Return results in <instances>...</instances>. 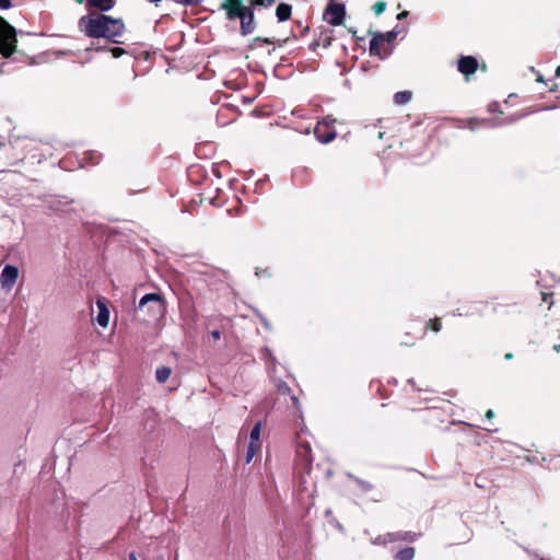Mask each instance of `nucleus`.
Here are the masks:
<instances>
[{"label":"nucleus","instance_id":"nucleus-7","mask_svg":"<svg viewBox=\"0 0 560 560\" xmlns=\"http://www.w3.org/2000/svg\"><path fill=\"white\" fill-rule=\"evenodd\" d=\"M345 18L346 8L342 3L330 2L323 13V20L332 26L343 24Z\"/></svg>","mask_w":560,"mask_h":560},{"label":"nucleus","instance_id":"nucleus-35","mask_svg":"<svg viewBox=\"0 0 560 560\" xmlns=\"http://www.w3.org/2000/svg\"><path fill=\"white\" fill-rule=\"evenodd\" d=\"M310 31V26H305L302 28L301 36H304Z\"/></svg>","mask_w":560,"mask_h":560},{"label":"nucleus","instance_id":"nucleus-42","mask_svg":"<svg viewBox=\"0 0 560 560\" xmlns=\"http://www.w3.org/2000/svg\"><path fill=\"white\" fill-rule=\"evenodd\" d=\"M349 32H351L353 36H354V35H355V33H357L355 31H353V30H351V28H349Z\"/></svg>","mask_w":560,"mask_h":560},{"label":"nucleus","instance_id":"nucleus-29","mask_svg":"<svg viewBox=\"0 0 560 560\" xmlns=\"http://www.w3.org/2000/svg\"><path fill=\"white\" fill-rule=\"evenodd\" d=\"M386 9V2L384 1H377L374 3L373 5V11L375 12L376 15H380L381 13H383Z\"/></svg>","mask_w":560,"mask_h":560},{"label":"nucleus","instance_id":"nucleus-37","mask_svg":"<svg viewBox=\"0 0 560 560\" xmlns=\"http://www.w3.org/2000/svg\"><path fill=\"white\" fill-rule=\"evenodd\" d=\"M513 358V353L509 352L504 355L505 360H511Z\"/></svg>","mask_w":560,"mask_h":560},{"label":"nucleus","instance_id":"nucleus-40","mask_svg":"<svg viewBox=\"0 0 560 560\" xmlns=\"http://www.w3.org/2000/svg\"><path fill=\"white\" fill-rule=\"evenodd\" d=\"M75 2L82 4L83 2H86V0H75Z\"/></svg>","mask_w":560,"mask_h":560},{"label":"nucleus","instance_id":"nucleus-9","mask_svg":"<svg viewBox=\"0 0 560 560\" xmlns=\"http://www.w3.org/2000/svg\"><path fill=\"white\" fill-rule=\"evenodd\" d=\"M421 338H423V329L421 328L420 324L417 320H415L408 325L400 340V345L406 347H412L416 345L417 340Z\"/></svg>","mask_w":560,"mask_h":560},{"label":"nucleus","instance_id":"nucleus-33","mask_svg":"<svg viewBox=\"0 0 560 560\" xmlns=\"http://www.w3.org/2000/svg\"><path fill=\"white\" fill-rule=\"evenodd\" d=\"M211 336L214 340H219L221 337V332L219 330L211 331Z\"/></svg>","mask_w":560,"mask_h":560},{"label":"nucleus","instance_id":"nucleus-34","mask_svg":"<svg viewBox=\"0 0 560 560\" xmlns=\"http://www.w3.org/2000/svg\"><path fill=\"white\" fill-rule=\"evenodd\" d=\"M407 15H408V11H402V12H400V13L397 15V19H398V20H402V19H405Z\"/></svg>","mask_w":560,"mask_h":560},{"label":"nucleus","instance_id":"nucleus-2","mask_svg":"<svg viewBox=\"0 0 560 560\" xmlns=\"http://www.w3.org/2000/svg\"><path fill=\"white\" fill-rule=\"evenodd\" d=\"M221 9L225 11L229 20H240L242 35L252 34L256 30L255 9L249 3L245 5L244 0H224Z\"/></svg>","mask_w":560,"mask_h":560},{"label":"nucleus","instance_id":"nucleus-20","mask_svg":"<svg viewBox=\"0 0 560 560\" xmlns=\"http://www.w3.org/2000/svg\"><path fill=\"white\" fill-rule=\"evenodd\" d=\"M172 374V369L170 366H160L156 369V372H155V375H156V381L161 384L165 383L168 377L171 376Z\"/></svg>","mask_w":560,"mask_h":560},{"label":"nucleus","instance_id":"nucleus-15","mask_svg":"<svg viewBox=\"0 0 560 560\" xmlns=\"http://www.w3.org/2000/svg\"><path fill=\"white\" fill-rule=\"evenodd\" d=\"M292 5L288 3H280L276 9V16L279 22H285L291 18Z\"/></svg>","mask_w":560,"mask_h":560},{"label":"nucleus","instance_id":"nucleus-11","mask_svg":"<svg viewBox=\"0 0 560 560\" xmlns=\"http://www.w3.org/2000/svg\"><path fill=\"white\" fill-rule=\"evenodd\" d=\"M19 277V269L13 265H7L0 275V284L3 289H12Z\"/></svg>","mask_w":560,"mask_h":560},{"label":"nucleus","instance_id":"nucleus-36","mask_svg":"<svg viewBox=\"0 0 560 560\" xmlns=\"http://www.w3.org/2000/svg\"><path fill=\"white\" fill-rule=\"evenodd\" d=\"M129 560H138L135 552L129 553Z\"/></svg>","mask_w":560,"mask_h":560},{"label":"nucleus","instance_id":"nucleus-28","mask_svg":"<svg viewBox=\"0 0 560 560\" xmlns=\"http://www.w3.org/2000/svg\"><path fill=\"white\" fill-rule=\"evenodd\" d=\"M541 300L544 303L548 304V310H551L555 304L553 292H541Z\"/></svg>","mask_w":560,"mask_h":560},{"label":"nucleus","instance_id":"nucleus-19","mask_svg":"<svg viewBox=\"0 0 560 560\" xmlns=\"http://www.w3.org/2000/svg\"><path fill=\"white\" fill-rule=\"evenodd\" d=\"M412 98V93L410 91H399L394 95L395 104L405 105L409 103Z\"/></svg>","mask_w":560,"mask_h":560},{"label":"nucleus","instance_id":"nucleus-5","mask_svg":"<svg viewBox=\"0 0 560 560\" xmlns=\"http://www.w3.org/2000/svg\"><path fill=\"white\" fill-rule=\"evenodd\" d=\"M295 467L303 472L308 474L312 469L313 464V454L312 447L308 442L302 441L299 438L296 442V452H295Z\"/></svg>","mask_w":560,"mask_h":560},{"label":"nucleus","instance_id":"nucleus-30","mask_svg":"<svg viewBox=\"0 0 560 560\" xmlns=\"http://www.w3.org/2000/svg\"><path fill=\"white\" fill-rule=\"evenodd\" d=\"M110 51L115 58H118L125 54V49L120 47H114Z\"/></svg>","mask_w":560,"mask_h":560},{"label":"nucleus","instance_id":"nucleus-10","mask_svg":"<svg viewBox=\"0 0 560 560\" xmlns=\"http://www.w3.org/2000/svg\"><path fill=\"white\" fill-rule=\"evenodd\" d=\"M478 60L472 56H460L457 60V70L469 80L470 75L475 74L478 70Z\"/></svg>","mask_w":560,"mask_h":560},{"label":"nucleus","instance_id":"nucleus-23","mask_svg":"<svg viewBox=\"0 0 560 560\" xmlns=\"http://www.w3.org/2000/svg\"><path fill=\"white\" fill-rule=\"evenodd\" d=\"M398 34H399V31L397 30V27H395L394 30H392L389 32L381 33L385 44H387L388 47L394 43V40L396 39Z\"/></svg>","mask_w":560,"mask_h":560},{"label":"nucleus","instance_id":"nucleus-31","mask_svg":"<svg viewBox=\"0 0 560 560\" xmlns=\"http://www.w3.org/2000/svg\"><path fill=\"white\" fill-rule=\"evenodd\" d=\"M12 5L11 0H0V9L7 10Z\"/></svg>","mask_w":560,"mask_h":560},{"label":"nucleus","instance_id":"nucleus-8","mask_svg":"<svg viewBox=\"0 0 560 560\" xmlns=\"http://www.w3.org/2000/svg\"><path fill=\"white\" fill-rule=\"evenodd\" d=\"M372 34V32H369ZM383 36L380 32L373 33V37L370 40V55L376 56L380 59H385L392 54V48L386 46Z\"/></svg>","mask_w":560,"mask_h":560},{"label":"nucleus","instance_id":"nucleus-24","mask_svg":"<svg viewBox=\"0 0 560 560\" xmlns=\"http://www.w3.org/2000/svg\"><path fill=\"white\" fill-rule=\"evenodd\" d=\"M259 447H260V444L248 443L247 452H246V457H245V463L246 464H249L252 462V459L256 455V453L259 450Z\"/></svg>","mask_w":560,"mask_h":560},{"label":"nucleus","instance_id":"nucleus-12","mask_svg":"<svg viewBox=\"0 0 560 560\" xmlns=\"http://www.w3.org/2000/svg\"><path fill=\"white\" fill-rule=\"evenodd\" d=\"M276 387H277V394L279 396H288L292 402V406L299 410L300 409V400L299 398L292 394V390L290 388V386L282 382V381H279L277 384H276Z\"/></svg>","mask_w":560,"mask_h":560},{"label":"nucleus","instance_id":"nucleus-18","mask_svg":"<svg viewBox=\"0 0 560 560\" xmlns=\"http://www.w3.org/2000/svg\"><path fill=\"white\" fill-rule=\"evenodd\" d=\"M421 328L423 329V336L427 330L439 332L442 329V322L439 317L430 318L424 326H421Z\"/></svg>","mask_w":560,"mask_h":560},{"label":"nucleus","instance_id":"nucleus-16","mask_svg":"<svg viewBox=\"0 0 560 560\" xmlns=\"http://www.w3.org/2000/svg\"><path fill=\"white\" fill-rule=\"evenodd\" d=\"M98 314L96 320L100 326L107 327L109 322V311L102 301H97Z\"/></svg>","mask_w":560,"mask_h":560},{"label":"nucleus","instance_id":"nucleus-41","mask_svg":"<svg viewBox=\"0 0 560 560\" xmlns=\"http://www.w3.org/2000/svg\"><path fill=\"white\" fill-rule=\"evenodd\" d=\"M486 69H487L486 65H485V63H482V66H481V70L486 71Z\"/></svg>","mask_w":560,"mask_h":560},{"label":"nucleus","instance_id":"nucleus-38","mask_svg":"<svg viewBox=\"0 0 560 560\" xmlns=\"http://www.w3.org/2000/svg\"><path fill=\"white\" fill-rule=\"evenodd\" d=\"M556 75L560 77V66H558L557 69H556Z\"/></svg>","mask_w":560,"mask_h":560},{"label":"nucleus","instance_id":"nucleus-43","mask_svg":"<svg viewBox=\"0 0 560 560\" xmlns=\"http://www.w3.org/2000/svg\"><path fill=\"white\" fill-rule=\"evenodd\" d=\"M489 432H497V429H487Z\"/></svg>","mask_w":560,"mask_h":560},{"label":"nucleus","instance_id":"nucleus-1","mask_svg":"<svg viewBox=\"0 0 560 560\" xmlns=\"http://www.w3.org/2000/svg\"><path fill=\"white\" fill-rule=\"evenodd\" d=\"M78 27L89 38H105L113 44H122L120 37L126 32L122 19L112 18L96 11L81 16Z\"/></svg>","mask_w":560,"mask_h":560},{"label":"nucleus","instance_id":"nucleus-25","mask_svg":"<svg viewBox=\"0 0 560 560\" xmlns=\"http://www.w3.org/2000/svg\"><path fill=\"white\" fill-rule=\"evenodd\" d=\"M276 0H248V3L254 8H270L273 5Z\"/></svg>","mask_w":560,"mask_h":560},{"label":"nucleus","instance_id":"nucleus-21","mask_svg":"<svg viewBox=\"0 0 560 560\" xmlns=\"http://www.w3.org/2000/svg\"><path fill=\"white\" fill-rule=\"evenodd\" d=\"M488 124H489V119L469 118L466 120L465 127H467L474 131V130H476L482 126H486Z\"/></svg>","mask_w":560,"mask_h":560},{"label":"nucleus","instance_id":"nucleus-26","mask_svg":"<svg viewBox=\"0 0 560 560\" xmlns=\"http://www.w3.org/2000/svg\"><path fill=\"white\" fill-rule=\"evenodd\" d=\"M331 33H332V31L327 30V31H323L319 35V40L322 42V45L325 48H327L331 45V42H332Z\"/></svg>","mask_w":560,"mask_h":560},{"label":"nucleus","instance_id":"nucleus-17","mask_svg":"<svg viewBox=\"0 0 560 560\" xmlns=\"http://www.w3.org/2000/svg\"><path fill=\"white\" fill-rule=\"evenodd\" d=\"M416 555L413 547H406L394 555V560H412Z\"/></svg>","mask_w":560,"mask_h":560},{"label":"nucleus","instance_id":"nucleus-13","mask_svg":"<svg viewBox=\"0 0 560 560\" xmlns=\"http://www.w3.org/2000/svg\"><path fill=\"white\" fill-rule=\"evenodd\" d=\"M116 4V0H86V9H96L97 12L109 11Z\"/></svg>","mask_w":560,"mask_h":560},{"label":"nucleus","instance_id":"nucleus-39","mask_svg":"<svg viewBox=\"0 0 560 560\" xmlns=\"http://www.w3.org/2000/svg\"><path fill=\"white\" fill-rule=\"evenodd\" d=\"M553 349H555L557 352H560V345H555Z\"/></svg>","mask_w":560,"mask_h":560},{"label":"nucleus","instance_id":"nucleus-14","mask_svg":"<svg viewBox=\"0 0 560 560\" xmlns=\"http://www.w3.org/2000/svg\"><path fill=\"white\" fill-rule=\"evenodd\" d=\"M421 534L415 532H397V533H388L386 535L387 541L394 542L398 540L402 541H415L420 537Z\"/></svg>","mask_w":560,"mask_h":560},{"label":"nucleus","instance_id":"nucleus-6","mask_svg":"<svg viewBox=\"0 0 560 560\" xmlns=\"http://www.w3.org/2000/svg\"><path fill=\"white\" fill-rule=\"evenodd\" d=\"M336 119L331 115L325 116L315 127L314 133L316 139L322 143H329L337 137L335 128Z\"/></svg>","mask_w":560,"mask_h":560},{"label":"nucleus","instance_id":"nucleus-27","mask_svg":"<svg viewBox=\"0 0 560 560\" xmlns=\"http://www.w3.org/2000/svg\"><path fill=\"white\" fill-rule=\"evenodd\" d=\"M261 44H273V40L271 38H268V37H260V36H257L255 37L253 40H252V44H250V48L254 49L258 46H260Z\"/></svg>","mask_w":560,"mask_h":560},{"label":"nucleus","instance_id":"nucleus-44","mask_svg":"<svg viewBox=\"0 0 560 560\" xmlns=\"http://www.w3.org/2000/svg\"><path fill=\"white\" fill-rule=\"evenodd\" d=\"M331 2H335L336 0H330Z\"/></svg>","mask_w":560,"mask_h":560},{"label":"nucleus","instance_id":"nucleus-32","mask_svg":"<svg viewBox=\"0 0 560 560\" xmlns=\"http://www.w3.org/2000/svg\"><path fill=\"white\" fill-rule=\"evenodd\" d=\"M485 416H486V418H487V419L491 420V419H493V418H494V412H493V410H492V409H488V410L486 411Z\"/></svg>","mask_w":560,"mask_h":560},{"label":"nucleus","instance_id":"nucleus-22","mask_svg":"<svg viewBox=\"0 0 560 560\" xmlns=\"http://www.w3.org/2000/svg\"><path fill=\"white\" fill-rule=\"evenodd\" d=\"M260 431H261V423L257 422L250 431L249 443L259 444Z\"/></svg>","mask_w":560,"mask_h":560},{"label":"nucleus","instance_id":"nucleus-3","mask_svg":"<svg viewBox=\"0 0 560 560\" xmlns=\"http://www.w3.org/2000/svg\"><path fill=\"white\" fill-rule=\"evenodd\" d=\"M138 311L144 313L143 320H158L164 316L166 303L160 293H148L141 298Z\"/></svg>","mask_w":560,"mask_h":560},{"label":"nucleus","instance_id":"nucleus-4","mask_svg":"<svg viewBox=\"0 0 560 560\" xmlns=\"http://www.w3.org/2000/svg\"><path fill=\"white\" fill-rule=\"evenodd\" d=\"M16 44L15 28L0 16V54L4 58L11 57L16 50Z\"/></svg>","mask_w":560,"mask_h":560}]
</instances>
